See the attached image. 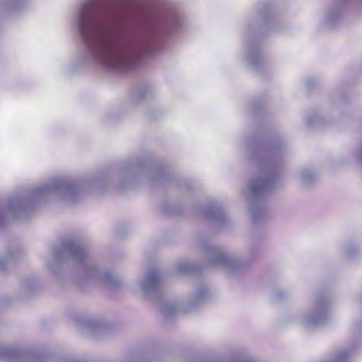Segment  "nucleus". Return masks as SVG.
<instances>
[{"mask_svg":"<svg viewBox=\"0 0 362 362\" xmlns=\"http://www.w3.org/2000/svg\"><path fill=\"white\" fill-rule=\"evenodd\" d=\"M139 0H84L76 7L73 25L83 49L67 68L69 74L95 65L107 71L136 66L155 49L160 37L175 35L184 28L183 18L165 6L151 18Z\"/></svg>","mask_w":362,"mask_h":362,"instance_id":"obj_1","label":"nucleus"},{"mask_svg":"<svg viewBox=\"0 0 362 362\" xmlns=\"http://www.w3.org/2000/svg\"><path fill=\"white\" fill-rule=\"evenodd\" d=\"M153 182V154L134 155L117 166V175L102 172L77 178L59 177L33 185L21 194H14L0 202V226L28 221L35 211L58 199L76 204L88 192H103L114 187L119 193L133 188L140 180Z\"/></svg>","mask_w":362,"mask_h":362,"instance_id":"obj_2","label":"nucleus"},{"mask_svg":"<svg viewBox=\"0 0 362 362\" xmlns=\"http://www.w3.org/2000/svg\"><path fill=\"white\" fill-rule=\"evenodd\" d=\"M247 156L259 170L247 194L249 211L255 223L267 215V196L281 187L284 160L289 153L286 139L281 136L268 139L257 138L246 144Z\"/></svg>","mask_w":362,"mask_h":362,"instance_id":"obj_3","label":"nucleus"},{"mask_svg":"<svg viewBox=\"0 0 362 362\" xmlns=\"http://www.w3.org/2000/svg\"><path fill=\"white\" fill-rule=\"evenodd\" d=\"M45 267L50 276L62 285L70 282L82 286L90 282L113 286L117 284V278L111 272L99 268L89 259L88 243L80 237H70L61 248L54 249Z\"/></svg>","mask_w":362,"mask_h":362,"instance_id":"obj_4","label":"nucleus"},{"mask_svg":"<svg viewBox=\"0 0 362 362\" xmlns=\"http://www.w3.org/2000/svg\"><path fill=\"white\" fill-rule=\"evenodd\" d=\"M278 20L272 5L266 1L257 2L253 8L243 30L245 63L257 74L264 76L270 71L269 60L263 49L267 35L277 30Z\"/></svg>","mask_w":362,"mask_h":362,"instance_id":"obj_5","label":"nucleus"},{"mask_svg":"<svg viewBox=\"0 0 362 362\" xmlns=\"http://www.w3.org/2000/svg\"><path fill=\"white\" fill-rule=\"evenodd\" d=\"M140 288L146 298L157 302L161 313L170 317L179 310L188 313L199 306L208 297L209 291L205 283L196 285L194 291L189 296L187 302L181 306L168 303L162 299L163 284L161 276L156 268L148 270L139 281Z\"/></svg>","mask_w":362,"mask_h":362,"instance_id":"obj_6","label":"nucleus"},{"mask_svg":"<svg viewBox=\"0 0 362 362\" xmlns=\"http://www.w3.org/2000/svg\"><path fill=\"white\" fill-rule=\"evenodd\" d=\"M202 249L205 252L209 266L220 267L233 274L238 273L248 266L245 261L209 242L202 243Z\"/></svg>","mask_w":362,"mask_h":362,"instance_id":"obj_7","label":"nucleus"},{"mask_svg":"<svg viewBox=\"0 0 362 362\" xmlns=\"http://www.w3.org/2000/svg\"><path fill=\"white\" fill-rule=\"evenodd\" d=\"M329 305V300L325 294L317 296L311 308L299 315V323L305 328H313L323 325L328 318Z\"/></svg>","mask_w":362,"mask_h":362,"instance_id":"obj_8","label":"nucleus"},{"mask_svg":"<svg viewBox=\"0 0 362 362\" xmlns=\"http://www.w3.org/2000/svg\"><path fill=\"white\" fill-rule=\"evenodd\" d=\"M194 215L197 218L214 222L224 226L232 224V219L222 204L214 199H209L194 207Z\"/></svg>","mask_w":362,"mask_h":362,"instance_id":"obj_9","label":"nucleus"},{"mask_svg":"<svg viewBox=\"0 0 362 362\" xmlns=\"http://www.w3.org/2000/svg\"><path fill=\"white\" fill-rule=\"evenodd\" d=\"M346 0H336L329 4L325 13V24L329 28L336 27L341 21L343 5Z\"/></svg>","mask_w":362,"mask_h":362,"instance_id":"obj_10","label":"nucleus"},{"mask_svg":"<svg viewBox=\"0 0 362 362\" xmlns=\"http://www.w3.org/2000/svg\"><path fill=\"white\" fill-rule=\"evenodd\" d=\"M24 255L23 250L19 246H13L7 248L5 254L3 256H0V270H4L7 266L16 263Z\"/></svg>","mask_w":362,"mask_h":362,"instance_id":"obj_11","label":"nucleus"},{"mask_svg":"<svg viewBox=\"0 0 362 362\" xmlns=\"http://www.w3.org/2000/svg\"><path fill=\"white\" fill-rule=\"evenodd\" d=\"M27 358V354L16 346H0V361H21Z\"/></svg>","mask_w":362,"mask_h":362,"instance_id":"obj_12","label":"nucleus"},{"mask_svg":"<svg viewBox=\"0 0 362 362\" xmlns=\"http://www.w3.org/2000/svg\"><path fill=\"white\" fill-rule=\"evenodd\" d=\"M26 3L27 0H0V12L9 13L20 11Z\"/></svg>","mask_w":362,"mask_h":362,"instance_id":"obj_13","label":"nucleus"},{"mask_svg":"<svg viewBox=\"0 0 362 362\" xmlns=\"http://www.w3.org/2000/svg\"><path fill=\"white\" fill-rule=\"evenodd\" d=\"M264 109V100L262 98L252 99L247 104V112L251 116H259Z\"/></svg>","mask_w":362,"mask_h":362,"instance_id":"obj_14","label":"nucleus"},{"mask_svg":"<svg viewBox=\"0 0 362 362\" xmlns=\"http://www.w3.org/2000/svg\"><path fill=\"white\" fill-rule=\"evenodd\" d=\"M305 127L308 129H318L325 125V121L318 112H313L305 118Z\"/></svg>","mask_w":362,"mask_h":362,"instance_id":"obj_15","label":"nucleus"},{"mask_svg":"<svg viewBox=\"0 0 362 362\" xmlns=\"http://www.w3.org/2000/svg\"><path fill=\"white\" fill-rule=\"evenodd\" d=\"M315 171L310 168H304L299 172V178L304 186H310L316 179Z\"/></svg>","mask_w":362,"mask_h":362,"instance_id":"obj_16","label":"nucleus"},{"mask_svg":"<svg viewBox=\"0 0 362 362\" xmlns=\"http://www.w3.org/2000/svg\"><path fill=\"white\" fill-rule=\"evenodd\" d=\"M161 210L166 216H174L180 214L182 208L177 204L164 202L161 206Z\"/></svg>","mask_w":362,"mask_h":362,"instance_id":"obj_17","label":"nucleus"},{"mask_svg":"<svg viewBox=\"0 0 362 362\" xmlns=\"http://www.w3.org/2000/svg\"><path fill=\"white\" fill-rule=\"evenodd\" d=\"M37 288V284L33 279H28L22 283V291L25 295H28L35 291Z\"/></svg>","mask_w":362,"mask_h":362,"instance_id":"obj_18","label":"nucleus"},{"mask_svg":"<svg viewBox=\"0 0 362 362\" xmlns=\"http://www.w3.org/2000/svg\"><path fill=\"white\" fill-rule=\"evenodd\" d=\"M153 93V86L150 84H145L138 91L136 97L139 100H143L151 96Z\"/></svg>","mask_w":362,"mask_h":362,"instance_id":"obj_19","label":"nucleus"},{"mask_svg":"<svg viewBox=\"0 0 362 362\" xmlns=\"http://www.w3.org/2000/svg\"><path fill=\"white\" fill-rule=\"evenodd\" d=\"M177 269L180 274H190L195 272L196 266L183 261L177 264Z\"/></svg>","mask_w":362,"mask_h":362,"instance_id":"obj_20","label":"nucleus"},{"mask_svg":"<svg viewBox=\"0 0 362 362\" xmlns=\"http://www.w3.org/2000/svg\"><path fill=\"white\" fill-rule=\"evenodd\" d=\"M84 326L87 330L94 333L100 329L102 324L95 320L88 319L85 322Z\"/></svg>","mask_w":362,"mask_h":362,"instance_id":"obj_21","label":"nucleus"},{"mask_svg":"<svg viewBox=\"0 0 362 362\" xmlns=\"http://www.w3.org/2000/svg\"><path fill=\"white\" fill-rule=\"evenodd\" d=\"M351 355V351L347 349H341L336 354L334 362H344L347 361Z\"/></svg>","mask_w":362,"mask_h":362,"instance_id":"obj_22","label":"nucleus"},{"mask_svg":"<svg viewBox=\"0 0 362 362\" xmlns=\"http://www.w3.org/2000/svg\"><path fill=\"white\" fill-rule=\"evenodd\" d=\"M320 81L317 77H310L305 80V87L308 91L315 90L319 85Z\"/></svg>","mask_w":362,"mask_h":362,"instance_id":"obj_23","label":"nucleus"},{"mask_svg":"<svg viewBox=\"0 0 362 362\" xmlns=\"http://www.w3.org/2000/svg\"><path fill=\"white\" fill-rule=\"evenodd\" d=\"M357 252L358 250L355 246L350 245L346 247L345 255L348 259H353L355 257V255L357 253Z\"/></svg>","mask_w":362,"mask_h":362,"instance_id":"obj_24","label":"nucleus"},{"mask_svg":"<svg viewBox=\"0 0 362 362\" xmlns=\"http://www.w3.org/2000/svg\"><path fill=\"white\" fill-rule=\"evenodd\" d=\"M286 293L284 291H277L274 296L273 302L278 303L284 297H286Z\"/></svg>","mask_w":362,"mask_h":362,"instance_id":"obj_25","label":"nucleus"},{"mask_svg":"<svg viewBox=\"0 0 362 362\" xmlns=\"http://www.w3.org/2000/svg\"><path fill=\"white\" fill-rule=\"evenodd\" d=\"M354 329L356 330H358V329H362V322H361L360 324H358V323L355 324Z\"/></svg>","mask_w":362,"mask_h":362,"instance_id":"obj_26","label":"nucleus"},{"mask_svg":"<svg viewBox=\"0 0 362 362\" xmlns=\"http://www.w3.org/2000/svg\"><path fill=\"white\" fill-rule=\"evenodd\" d=\"M148 117L151 119H155V118H154V117L151 115V112H149L148 113Z\"/></svg>","mask_w":362,"mask_h":362,"instance_id":"obj_27","label":"nucleus"},{"mask_svg":"<svg viewBox=\"0 0 362 362\" xmlns=\"http://www.w3.org/2000/svg\"><path fill=\"white\" fill-rule=\"evenodd\" d=\"M6 228H0V235L4 232V230H5Z\"/></svg>","mask_w":362,"mask_h":362,"instance_id":"obj_28","label":"nucleus"}]
</instances>
